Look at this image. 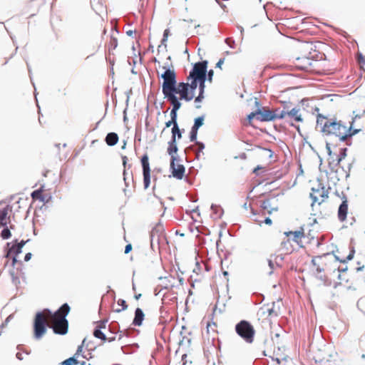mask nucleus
I'll use <instances>...</instances> for the list:
<instances>
[{
    "instance_id": "obj_1",
    "label": "nucleus",
    "mask_w": 365,
    "mask_h": 365,
    "mask_svg": "<svg viewBox=\"0 0 365 365\" xmlns=\"http://www.w3.org/2000/svg\"><path fill=\"white\" fill-rule=\"evenodd\" d=\"M70 309L71 308L68 304L64 303L53 314L55 322L51 329L56 334L65 335L67 334L68 321L66 319V317Z\"/></svg>"
},
{
    "instance_id": "obj_2",
    "label": "nucleus",
    "mask_w": 365,
    "mask_h": 365,
    "mask_svg": "<svg viewBox=\"0 0 365 365\" xmlns=\"http://www.w3.org/2000/svg\"><path fill=\"white\" fill-rule=\"evenodd\" d=\"M235 331L245 342L252 344L254 341L255 330L251 323L241 320L235 327Z\"/></svg>"
},
{
    "instance_id": "obj_3",
    "label": "nucleus",
    "mask_w": 365,
    "mask_h": 365,
    "mask_svg": "<svg viewBox=\"0 0 365 365\" xmlns=\"http://www.w3.org/2000/svg\"><path fill=\"white\" fill-rule=\"evenodd\" d=\"M346 127L341 121H326L322 126V132L329 135H334L341 141V136L346 133Z\"/></svg>"
},
{
    "instance_id": "obj_4",
    "label": "nucleus",
    "mask_w": 365,
    "mask_h": 365,
    "mask_svg": "<svg viewBox=\"0 0 365 365\" xmlns=\"http://www.w3.org/2000/svg\"><path fill=\"white\" fill-rule=\"evenodd\" d=\"M207 65L208 61L207 60L195 63L187 77V81H190V78H194L199 81L202 78L207 77Z\"/></svg>"
},
{
    "instance_id": "obj_5",
    "label": "nucleus",
    "mask_w": 365,
    "mask_h": 365,
    "mask_svg": "<svg viewBox=\"0 0 365 365\" xmlns=\"http://www.w3.org/2000/svg\"><path fill=\"white\" fill-rule=\"evenodd\" d=\"M163 68L165 71L160 76L163 79L162 92L178 82L177 75L173 68H170L168 64H165Z\"/></svg>"
},
{
    "instance_id": "obj_6",
    "label": "nucleus",
    "mask_w": 365,
    "mask_h": 365,
    "mask_svg": "<svg viewBox=\"0 0 365 365\" xmlns=\"http://www.w3.org/2000/svg\"><path fill=\"white\" fill-rule=\"evenodd\" d=\"M46 332V322L41 312L36 314L34 321V338L37 340L42 338Z\"/></svg>"
},
{
    "instance_id": "obj_7",
    "label": "nucleus",
    "mask_w": 365,
    "mask_h": 365,
    "mask_svg": "<svg viewBox=\"0 0 365 365\" xmlns=\"http://www.w3.org/2000/svg\"><path fill=\"white\" fill-rule=\"evenodd\" d=\"M165 238L164 228L161 225L155 226L150 232V246L153 250L158 249L162 240Z\"/></svg>"
},
{
    "instance_id": "obj_8",
    "label": "nucleus",
    "mask_w": 365,
    "mask_h": 365,
    "mask_svg": "<svg viewBox=\"0 0 365 365\" xmlns=\"http://www.w3.org/2000/svg\"><path fill=\"white\" fill-rule=\"evenodd\" d=\"M141 165L143 168L144 188L147 189L150 184V168L148 154H144L142 156Z\"/></svg>"
},
{
    "instance_id": "obj_9",
    "label": "nucleus",
    "mask_w": 365,
    "mask_h": 365,
    "mask_svg": "<svg viewBox=\"0 0 365 365\" xmlns=\"http://www.w3.org/2000/svg\"><path fill=\"white\" fill-rule=\"evenodd\" d=\"M255 105L257 107V110H259L258 113V120L261 122H269L274 121V115L272 113V110L267 109L264 107H261L259 102L257 99L255 100Z\"/></svg>"
},
{
    "instance_id": "obj_10",
    "label": "nucleus",
    "mask_w": 365,
    "mask_h": 365,
    "mask_svg": "<svg viewBox=\"0 0 365 365\" xmlns=\"http://www.w3.org/2000/svg\"><path fill=\"white\" fill-rule=\"evenodd\" d=\"M178 160H179V159L177 157H173V159L170 160V169L173 177L181 180L184 177L185 168V166L181 164H178L176 167L175 161Z\"/></svg>"
},
{
    "instance_id": "obj_11",
    "label": "nucleus",
    "mask_w": 365,
    "mask_h": 365,
    "mask_svg": "<svg viewBox=\"0 0 365 365\" xmlns=\"http://www.w3.org/2000/svg\"><path fill=\"white\" fill-rule=\"evenodd\" d=\"M180 91V99L185 100L187 102L190 101L194 98L193 94H189L188 83L180 82L178 83Z\"/></svg>"
},
{
    "instance_id": "obj_12",
    "label": "nucleus",
    "mask_w": 365,
    "mask_h": 365,
    "mask_svg": "<svg viewBox=\"0 0 365 365\" xmlns=\"http://www.w3.org/2000/svg\"><path fill=\"white\" fill-rule=\"evenodd\" d=\"M348 213V200L345 195L342 197V202L338 209V218L339 221L344 222L346 219Z\"/></svg>"
},
{
    "instance_id": "obj_13",
    "label": "nucleus",
    "mask_w": 365,
    "mask_h": 365,
    "mask_svg": "<svg viewBox=\"0 0 365 365\" xmlns=\"http://www.w3.org/2000/svg\"><path fill=\"white\" fill-rule=\"evenodd\" d=\"M285 120L287 122H288L289 120H294L297 122H302L303 118L300 113V109L297 107L292 108L289 112H287V117Z\"/></svg>"
},
{
    "instance_id": "obj_14",
    "label": "nucleus",
    "mask_w": 365,
    "mask_h": 365,
    "mask_svg": "<svg viewBox=\"0 0 365 365\" xmlns=\"http://www.w3.org/2000/svg\"><path fill=\"white\" fill-rule=\"evenodd\" d=\"M145 314L142 309L138 307L135 310V316L133 320V324L134 326L140 327L142 325L144 320Z\"/></svg>"
},
{
    "instance_id": "obj_15",
    "label": "nucleus",
    "mask_w": 365,
    "mask_h": 365,
    "mask_svg": "<svg viewBox=\"0 0 365 365\" xmlns=\"http://www.w3.org/2000/svg\"><path fill=\"white\" fill-rule=\"evenodd\" d=\"M354 120L351 122V125L349 128L346 127V131L345 135H343L341 136V142L346 141L347 138H351L352 136L355 135L356 134L359 133L360 132V129H354L353 128V124H354Z\"/></svg>"
},
{
    "instance_id": "obj_16",
    "label": "nucleus",
    "mask_w": 365,
    "mask_h": 365,
    "mask_svg": "<svg viewBox=\"0 0 365 365\" xmlns=\"http://www.w3.org/2000/svg\"><path fill=\"white\" fill-rule=\"evenodd\" d=\"M162 93H163L164 97H175V96H176L177 94L180 95L178 83L168 87L167 89H165Z\"/></svg>"
},
{
    "instance_id": "obj_17",
    "label": "nucleus",
    "mask_w": 365,
    "mask_h": 365,
    "mask_svg": "<svg viewBox=\"0 0 365 365\" xmlns=\"http://www.w3.org/2000/svg\"><path fill=\"white\" fill-rule=\"evenodd\" d=\"M43 185H42L39 189L36 190L32 192L31 197L34 200H38L42 202H47L48 199H46V196L43 195Z\"/></svg>"
},
{
    "instance_id": "obj_18",
    "label": "nucleus",
    "mask_w": 365,
    "mask_h": 365,
    "mask_svg": "<svg viewBox=\"0 0 365 365\" xmlns=\"http://www.w3.org/2000/svg\"><path fill=\"white\" fill-rule=\"evenodd\" d=\"M105 141L109 146H113L117 144L118 141V135L116 133L110 132L107 134Z\"/></svg>"
},
{
    "instance_id": "obj_19",
    "label": "nucleus",
    "mask_w": 365,
    "mask_h": 365,
    "mask_svg": "<svg viewBox=\"0 0 365 365\" xmlns=\"http://www.w3.org/2000/svg\"><path fill=\"white\" fill-rule=\"evenodd\" d=\"M29 240H27V242ZM26 243V241H24V240H21L19 242H18L17 240H16L15 244H14L12 245V247H11L9 252H12L14 255H18L19 254L21 253L22 248L25 245Z\"/></svg>"
},
{
    "instance_id": "obj_20",
    "label": "nucleus",
    "mask_w": 365,
    "mask_h": 365,
    "mask_svg": "<svg viewBox=\"0 0 365 365\" xmlns=\"http://www.w3.org/2000/svg\"><path fill=\"white\" fill-rule=\"evenodd\" d=\"M9 210L10 208L9 205L6 206L2 209H0V228L1 227V226H5L8 224L6 219Z\"/></svg>"
},
{
    "instance_id": "obj_21",
    "label": "nucleus",
    "mask_w": 365,
    "mask_h": 365,
    "mask_svg": "<svg viewBox=\"0 0 365 365\" xmlns=\"http://www.w3.org/2000/svg\"><path fill=\"white\" fill-rule=\"evenodd\" d=\"M178 150L176 140L170 139L168 142V153L171 156V159L173 157H176L175 155L177 153Z\"/></svg>"
},
{
    "instance_id": "obj_22",
    "label": "nucleus",
    "mask_w": 365,
    "mask_h": 365,
    "mask_svg": "<svg viewBox=\"0 0 365 365\" xmlns=\"http://www.w3.org/2000/svg\"><path fill=\"white\" fill-rule=\"evenodd\" d=\"M164 98L167 99L171 104L173 107L171 110H178L180 108L182 103L180 101V97H164Z\"/></svg>"
},
{
    "instance_id": "obj_23",
    "label": "nucleus",
    "mask_w": 365,
    "mask_h": 365,
    "mask_svg": "<svg viewBox=\"0 0 365 365\" xmlns=\"http://www.w3.org/2000/svg\"><path fill=\"white\" fill-rule=\"evenodd\" d=\"M285 235L287 236L292 235L293 236L292 240L297 243H298L299 238L304 237V233L303 228H301L300 230H297V231H294V232L290 231V232H285Z\"/></svg>"
},
{
    "instance_id": "obj_24",
    "label": "nucleus",
    "mask_w": 365,
    "mask_h": 365,
    "mask_svg": "<svg viewBox=\"0 0 365 365\" xmlns=\"http://www.w3.org/2000/svg\"><path fill=\"white\" fill-rule=\"evenodd\" d=\"M93 334L96 338L99 339L103 341H106L107 340V336L106 334L102 331L101 327H96L93 330Z\"/></svg>"
},
{
    "instance_id": "obj_25",
    "label": "nucleus",
    "mask_w": 365,
    "mask_h": 365,
    "mask_svg": "<svg viewBox=\"0 0 365 365\" xmlns=\"http://www.w3.org/2000/svg\"><path fill=\"white\" fill-rule=\"evenodd\" d=\"M312 192H319V196L322 197V200L321 202H318L319 205H320L326 198H328V191L325 190V187L324 186H321L319 185V187L317 189L312 188Z\"/></svg>"
},
{
    "instance_id": "obj_26",
    "label": "nucleus",
    "mask_w": 365,
    "mask_h": 365,
    "mask_svg": "<svg viewBox=\"0 0 365 365\" xmlns=\"http://www.w3.org/2000/svg\"><path fill=\"white\" fill-rule=\"evenodd\" d=\"M347 155V148H342L339 150V154L337 155L335 163V166H338L340 163L346 157Z\"/></svg>"
},
{
    "instance_id": "obj_27",
    "label": "nucleus",
    "mask_w": 365,
    "mask_h": 365,
    "mask_svg": "<svg viewBox=\"0 0 365 365\" xmlns=\"http://www.w3.org/2000/svg\"><path fill=\"white\" fill-rule=\"evenodd\" d=\"M211 210L213 212V214H212L213 217H215V218L221 217V216L223 213V210L220 206L212 204L211 205Z\"/></svg>"
},
{
    "instance_id": "obj_28",
    "label": "nucleus",
    "mask_w": 365,
    "mask_h": 365,
    "mask_svg": "<svg viewBox=\"0 0 365 365\" xmlns=\"http://www.w3.org/2000/svg\"><path fill=\"white\" fill-rule=\"evenodd\" d=\"M171 133H172L171 139L176 140V138H178V139H180L182 138V132L180 131V130L179 128L178 124L174 125V126H173Z\"/></svg>"
},
{
    "instance_id": "obj_29",
    "label": "nucleus",
    "mask_w": 365,
    "mask_h": 365,
    "mask_svg": "<svg viewBox=\"0 0 365 365\" xmlns=\"http://www.w3.org/2000/svg\"><path fill=\"white\" fill-rule=\"evenodd\" d=\"M272 113L274 114V120L284 119V111L282 110L281 108H277L272 110Z\"/></svg>"
},
{
    "instance_id": "obj_30",
    "label": "nucleus",
    "mask_w": 365,
    "mask_h": 365,
    "mask_svg": "<svg viewBox=\"0 0 365 365\" xmlns=\"http://www.w3.org/2000/svg\"><path fill=\"white\" fill-rule=\"evenodd\" d=\"M205 115H201L196 118L194 120V124L192 126L195 130H197L204 124Z\"/></svg>"
},
{
    "instance_id": "obj_31",
    "label": "nucleus",
    "mask_w": 365,
    "mask_h": 365,
    "mask_svg": "<svg viewBox=\"0 0 365 365\" xmlns=\"http://www.w3.org/2000/svg\"><path fill=\"white\" fill-rule=\"evenodd\" d=\"M1 227H3V230H1V237L3 240L9 239L11 236V233L10 229L8 227L7 225L5 226H1Z\"/></svg>"
},
{
    "instance_id": "obj_32",
    "label": "nucleus",
    "mask_w": 365,
    "mask_h": 365,
    "mask_svg": "<svg viewBox=\"0 0 365 365\" xmlns=\"http://www.w3.org/2000/svg\"><path fill=\"white\" fill-rule=\"evenodd\" d=\"M190 83H188L189 86V94H193L195 96V91L197 88V80L194 78H190Z\"/></svg>"
},
{
    "instance_id": "obj_33",
    "label": "nucleus",
    "mask_w": 365,
    "mask_h": 365,
    "mask_svg": "<svg viewBox=\"0 0 365 365\" xmlns=\"http://www.w3.org/2000/svg\"><path fill=\"white\" fill-rule=\"evenodd\" d=\"M86 341H87V339L84 338L82 341L81 345L78 346V347L77 349V351L74 355L75 357L78 356L79 355H82V356L85 358V356L81 353L83 351V346H86V348L88 347V343H87Z\"/></svg>"
},
{
    "instance_id": "obj_34",
    "label": "nucleus",
    "mask_w": 365,
    "mask_h": 365,
    "mask_svg": "<svg viewBox=\"0 0 365 365\" xmlns=\"http://www.w3.org/2000/svg\"><path fill=\"white\" fill-rule=\"evenodd\" d=\"M109 331L111 334H115L119 331V324L117 322H113L109 324L108 327Z\"/></svg>"
},
{
    "instance_id": "obj_35",
    "label": "nucleus",
    "mask_w": 365,
    "mask_h": 365,
    "mask_svg": "<svg viewBox=\"0 0 365 365\" xmlns=\"http://www.w3.org/2000/svg\"><path fill=\"white\" fill-rule=\"evenodd\" d=\"M78 360L76 359L75 356H71L61 363V365H78Z\"/></svg>"
},
{
    "instance_id": "obj_36",
    "label": "nucleus",
    "mask_w": 365,
    "mask_h": 365,
    "mask_svg": "<svg viewBox=\"0 0 365 365\" xmlns=\"http://www.w3.org/2000/svg\"><path fill=\"white\" fill-rule=\"evenodd\" d=\"M292 103L289 101L282 102V110L284 111V119L287 117V112H289L292 108H291Z\"/></svg>"
},
{
    "instance_id": "obj_37",
    "label": "nucleus",
    "mask_w": 365,
    "mask_h": 365,
    "mask_svg": "<svg viewBox=\"0 0 365 365\" xmlns=\"http://www.w3.org/2000/svg\"><path fill=\"white\" fill-rule=\"evenodd\" d=\"M118 46V39L116 37L111 36L108 45V50L110 52L111 50H114Z\"/></svg>"
},
{
    "instance_id": "obj_38",
    "label": "nucleus",
    "mask_w": 365,
    "mask_h": 365,
    "mask_svg": "<svg viewBox=\"0 0 365 365\" xmlns=\"http://www.w3.org/2000/svg\"><path fill=\"white\" fill-rule=\"evenodd\" d=\"M9 274L11 277L12 283L14 284V285L17 287L18 284H20L19 278L16 275V274L13 269L9 271Z\"/></svg>"
},
{
    "instance_id": "obj_39",
    "label": "nucleus",
    "mask_w": 365,
    "mask_h": 365,
    "mask_svg": "<svg viewBox=\"0 0 365 365\" xmlns=\"http://www.w3.org/2000/svg\"><path fill=\"white\" fill-rule=\"evenodd\" d=\"M326 121H329V120L326 117L319 114L317 116V127L321 126V130H322V126H323L324 123H326Z\"/></svg>"
},
{
    "instance_id": "obj_40",
    "label": "nucleus",
    "mask_w": 365,
    "mask_h": 365,
    "mask_svg": "<svg viewBox=\"0 0 365 365\" xmlns=\"http://www.w3.org/2000/svg\"><path fill=\"white\" fill-rule=\"evenodd\" d=\"M259 113V110H257V108L256 110H255L247 115V119L249 121L250 124L251 123V122L254 118H255L258 120V113Z\"/></svg>"
},
{
    "instance_id": "obj_41",
    "label": "nucleus",
    "mask_w": 365,
    "mask_h": 365,
    "mask_svg": "<svg viewBox=\"0 0 365 365\" xmlns=\"http://www.w3.org/2000/svg\"><path fill=\"white\" fill-rule=\"evenodd\" d=\"M118 304L119 306H121V307H122V309H115V312L119 313V312H120L121 311H123V310H125V309L128 308V305H127V304H126V302H125V300H124V299H118Z\"/></svg>"
},
{
    "instance_id": "obj_42",
    "label": "nucleus",
    "mask_w": 365,
    "mask_h": 365,
    "mask_svg": "<svg viewBox=\"0 0 365 365\" xmlns=\"http://www.w3.org/2000/svg\"><path fill=\"white\" fill-rule=\"evenodd\" d=\"M207 81V77L202 78L197 82V86L199 87V92L205 93V82Z\"/></svg>"
},
{
    "instance_id": "obj_43",
    "label": "nucleus",
    "mask_w": 365,
    "mask_h": 365,
    "mask_svg": "<svg viewBox=\"0 0 365 365\" xmlns=\"http://www.w3.org/2000/svg\"><path fill=\"white\" fill-rule=\"evenodd\" d=\"M354 254H355V250H354V247H351V250L349 252V254L348 255L346 258V259H343V260H340V262L344 264V263H346L348 261L351 260L354 258Z\"/></svg>"
},
{
    "instance_id": "obj_44",
    "label": "nucleus",
    "mask_w": 365,
    "mask_h": 365,
    "mask_svg": "<svg viewBox=\"0 0 365 365\" xmlns=\"http://www.w3.org/2000/svg\"><path fill=\"white\" fill-rule=\"evenodd\" d=\"M197 130H195L194 128H191V130H190V140L191 142H195L196 143L197 140Z\"/></svg>"
},
{
    "instance_id": "obj_45",
    "label": "nucleus",
    "mask_w": 365,
    "mask_h": 365,
    "mask_svg": "<svg viewBox=\"0 0 365 365\" xmlns=\"http://www.w3.org/2000/svg\"><path fill=\"white\" fill-rule=\"evenodd\" d=\"M177 118H178V110H171L170 120L175 123L174 125H178Z\"/></svg>"
},
{
    "instance_id": "obj_46",
    "label": "nucleus",
    "mask_w": 365,
    "mask_h": 365,
    "mask_svg": "<svg viewBox=\"0 0 365 365\" xmlns=\"http://www.w3.org/2000/svg\"><path fill=\"white\" fill-rule=\"evenodd\" d=\"M270 206H271V202L269 199L264 200L262 202L261 207L263 210H267L268 208L270 207Z\"/></svg>"
},
{
    "instance_id": "obj_47",
    "label": "nucleus",
    "mask_w": 365,
    "mask_h": 365,
    "mask_svg": "<svg viewBox=\"0 0 365 365\" xmlns=\"http://www.w3.org/2000/svg\"><path fill=\"white\" fill-rule=\"evenodd\" d=\"M214 76V71L212 69H210L209 71L207 70V81L210 83H212V78Z\"/></svg>"
},
{
    "instance_id": "obj_48",
    "label": "nucleus",
    "mask_w": 365,
    "mask_h": 365,
    "mask_svg": "<svg viewBox=\"0 0 365 365\" xmlns=\"http://www.w3.org/2000/svg\"><path fill=\"white\" fill-rule=\"evenodd\" d=\"M357 61L360 64L365 65V56L362 53H359L357 54Z\"/></svg>"
},
{
    "instance_id": "obj_49",
    "label": "nucleus",
    "mask_w": 365,
    "mask_h": 365,
    "mask_svg": "<svg viewBox=\"0 0 365 365\" xmlns=\"http://www.w3.org/2000/svg\"><path fill=\"white\" fill-rule=\"evenodd\" d=\"M167 41H168V38H165V37L163 36V38H162V41H161V44L158 48V52H160L161 51V49L163 48V46H164V48L166 49V47H167L166 42H167Z\"/></svg>"
},
{
    "instance_id": "obj_50",
    "label": "nucleus",
    "mask_w": 365,
    "mask_h": 365,
    "mask_svg": "<svg viewBox=\"0 0 365 365\" xmlns=\"http://www.w3.org/2000/svg\"><path fill=\"white\" fill-rule=\"evenodd\" d=\"M195 145L197 146V151L202 152L205 149V144L200 141H196Z\"/></svg>"
},
{
    "instance_id": "obj_51",
    "label": "nucleus",
    "mask_w": 365,
    "mask_h": 365,
    "mask_svg": "<svg viewBox=\"0 0 365 365\" xmlns=\"http://www.w3.org/2000/svg\"><path fill=\"white\" fill-rule=\"evenodd\" d=\"M205 98L204 93L199 92L198 96L195 97V102L200 103Z\"/></svg>"
},
{
    "instance_id": "obj_52",
    "label": "nucleus",
    "mask_w": 365,
    "mask_h": 365,
    "mask_svg": "<svg viewBox=\"0 0 365 365\" xmlns=\"http://www.w3.org/2000/svg\"><path fill=\"white\" fill-rule=\"evenodd\" d=\"M225 43L232 48H234L235 44V40H233L230 38H227L225 39Z\"/></svg>"
},
{
    "instance_id": "obj_53",
    "label": "nucleus",
    "mask_w": 365,
    "mask_h": 365,
    "mask_svg": "<svg viewBox=\"0 0 365 365\" xmlns=\"http://www.w3.org/2000/svg\"><path fill=\"white\" fill-rule=\"evenodd\" d=\"M315 192H312L310 193V197L312 200V206L314 205V203L318 202V196L314 194Z\"/></svg>"
},
{
    "instance_id": "obj_54",
    "label": "nucleus",
    "mask_w": 365,
    "mask_h": 365,
    "mask_svg": "<svg viewBox=\"0 0 365 365\" xmlns=\"http://www.w3.org/2000/svg\"><path fill=\"white\" fill-rule=\"evenodd\" d=\"M107 322H108V319L99 321L97 322L98 324L96 325V327H101L102 329H106Z\"/></svg>"
},
{
    "instance_id": "obj_55",
    "label": "nucleus",
    "mask_w": 365,
    "mask_h": 365,
    "mask_svg": "<svg viewBox=\"0 0 365 365\" xmlns=\"http://www.w3.org/2000/svg\"><path fill=\"white\" fill-rule=\"evenodd\" d=\"M268 265L271 269V271L268 273L269 275H272L273 273V269L274 268V264L271 259H268Z\"/></svg>"
},
{
    "instance_id": "obj_56",
    "label": "nucleus",
    "mask_w": 365,
    "mask_h": 365,
    "mask_svg": "<svg viewBox=\"0 0 365 365\" xmlns=\"http://www.w3.org/2000/svg\"><path fill=\"white\" fill-rule=\"evenodd\" d=\"M326 149H327L328 155L329 156H331L332 151H331V149L330 143H326Z\"/></svg>"
},
{
    "instance_id": "obj_57",
    "label": "nucleus",
    "mask_w": 365,
    "mask_h": 365,
    "mask_svg": "<svg viewBox=\"0 0 365 365\" xmlns=\"http://www.w3.org/2000/svg\"><path fill=\"white\" fill-rule=\"evenodd\" d=\"M318 278H319V279H320L321 281H322L325 285H327V286L330 285V284H331L330 282H329V283H328V282H327L326 277H325V276H322V275H321V276H319V277H318Z\"/></svg>"
},
{
    "instance_id": "obj_58",
    "label": "nucleus",
    "mask_w": 365,
    "mask_h": 365,
    "mask_svg": "<svg viewBox=\"0 0 365 365\" xmlns=\"http://www.w3.org/2000/svg\"><path fill=\"white\" fill-rule=\"evenodd\" d=\"M225 61V58H220L217 63H216V68H222V65L223 64Z\"/></svg>"
},
{
    "instance_id": "obj_59",
    "label": "nucleus",
    "mask_w": 365,
    "mask_h": 365,
    "mask_svg": "<svg viewBox=\"0 0 365 365\" xmlns=\"http://www.w3.org/2000/svg\"><path fill=\"white\" fill-rule=\"evenodd\" d=\"M132 250V245L130 244H128L125 247V253L128 254Z\"/></svg>"
},
{
    "instance_id": "obj_60",
    "label": "nucleus",
    "mask_w": 365,
    "mask_h": 365,
    "mask_svg": "<svg viewBox=\"0 0 365 365\" xmlns=\"http://www.w3.org/2000/svg\"><path fill=\"white\" fill-rule=\"evenodd\" d=\"M32 257V254L31 252H28L25 255V257H24V261L25 262H28L31 259Z\"/></svg>"
},
{
    "instance_id": "obj_61",
    "label": "nucleus",
    "mask_w": 365,
    "mask_h": 365,
    "mask_svg": "<svg viewBox=\"0 0 365 365\" xmlns=\"http://www.w3.org/2000/svg\"><path fill=\"white\" fill-rule=\"evenodd\" d=\"M11 318V315H9L6 319V320L4 321V322L2 323L1 324V327H4L5 326L7 325V324L9 323V322L10 321V319Z\"/></svg>"
},
{
    "instance_id": "obj_62",
    "label": "nucleus",
    "mask_w": 365,
    "mask_h": 365,
    "mask_svg": "<svg viewBox=\"0 0 365 365\" xmlns=\"http://www.w3.org/2000/svg\"><path fill=\"white\" fill-rule=\"evenodd\" d=\"M175 122H173V120H168V121H167V122L165 123V127H166V128H169V127H170L171 125L174 126V124H175Z\"/></svg>"
},
{
    "instance_id": "obj_63",
    "label": "nucleus",
    "mask_w": 365,
    "mask_h": 365,
    "mask_svg": "<svg viewBox=\"0 0 365 365\" xmlns=\"http://www.w3.org/2000/svg\"><path fill=\"white\" fill-rule=\"evenodd\" d=\"M264 222L268 225H271L272 223V221L269 217H267L264 219Z\"/></svg>"
},
{
    "instance_id": "obj_64",
    "label": "nucleus",
    "mask_w": 365,
    "mask_h": 365,
    "mask_svg": "<svg viewBox=\"0 0 365 365\" xmlns=\"http://www.w3.org/2000/svg\"><path fill=\"white\" fill-rule=\"evenodd\" d=\"M122 160H123V165L124 168H125L126 165H127L128 158L126 156H123Z\"/></svg>"
}]
</instances>
